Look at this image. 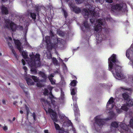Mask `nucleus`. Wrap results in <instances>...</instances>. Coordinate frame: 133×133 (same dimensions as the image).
I'll list each match as a JSON object with an SVG mask.
<instances>
[{"mask_svg": "<svg viewBox=\"0 0 133 133\" xmlns=\"http://www.w3.org/2000/svg\"><path fill=\"white\" fill-rule=\"evenodd\" d=\"M83 9L82 11V14L85 16L84 18L87 19L89 17V15L92 16V18L90 19V22L91 23L95 24V22L94 17L96 18V23L97 24L94 28L95 31L96 32L100 31L102 30L101 26L103 25V23L105 22V19H97V17H98V12L95 11V9Z\"/></svg>", "mask_w": 133, "mask_h": 133, "instance_id": "obj_1", "label": "nucleus"}, {"mask_svg": "<svg viewBox=\"0 0 133 133\" xmlns=\"http://www.w3.org/2000/svg\"><path fill=\"white\" fill-rule=\"evenodd\" d=\"M108 59L109 62V70L112 72L116 78L119 79H123L124 77L120 74V70L121 68L118 65L119 62L116 59V55H112Z\"/></svg>", "mask_w": 133, "mask_h": 133, "instance_id": "obj_2", "label": "nucleus"}, {"mask_svg": "<svg viewBox=\"0 0 133 133\" xmlns=\"http://www.w3.org/2000/svg\"><path fill=\"white\" fill-rule=\"evenodd\" d=\"M39 57L40 55L38 54H36L35 56H32L30 57L31 58L29 60L28 64L31 68V71H35V69L34 68V67L36 68L40 66Z\"/></svg>", "mask_w": 133, "mask_h": 133, "instance_id": "obj_3", "label": "nucleus"}, {"mask_svg": "<svg viewBox=\"0 0 133 133\" xmlns=\"http://www.w3.org/2000/svg\"><path fill=\"white\" fill-rule=\"evenodd\" d=\"M119 130L121 133H132V131L129 129L125 124L120 123L119 124Z\"/></svg>", "mask_w": 133, "mask_h": 133, "instance_id": "obj_4", "label": "nucleus"}, {"mask_svg": "<svg viewBox=\"0 0 133 133\" xmlns=\"http://www.w3.org/2000/svg\"><path fill=\"white\" fill-rule=\"evenodd\" d=\"M5 26L6 27L9 29L11 30L12 31L16 30L17 28L16 25L9 19L5 21Z\"/></svg>", "mask_w": 133, "mask_h": 133, "instance_id": "obj_5", "label": "nucleus"}, {"mask_svg": "<svg viewBox=\"0 0 133 133\" xmlns=\"http://www.w3.org/2000/svg\"><path fill=\"white\" fill-rule=\"evenodd\" d=\"M15 45L19 52L21 53L22 55L24 57L26 58L27 55L26 53L23 51V47L21 45V42L19 40H14Z\"/></svg>", "mask_w": 133, "mask_h": 133, "instance_id": "obj_6", "label": "nucleus"}, {"mask_svg": "<svg viewBox=\"0 0 133 133\" xmlns=\"http://www.w3.org/2000/svg\"><path fill=\"white\" fill-rule=\"evenodd\" d=\"M43 94L45 95H48V94L50 95V96H49V99L51 100V103L54 105V107L55 108L56 107V105H55L56 102L54 99L55 98L54 96L52 94L51 92L50 91L49 93L48 90L46 89H45Z\"/></svg>", "mask_w": 133, "mask_h": 133, "instance_id": "obj_7", "label": "nucleus"}, {"mask_svg": "<svg viewBox=\"0 0 133 133\" xmlns=\"http://www.w3.org/2000/svg\"><path fill=\"white\" fill-rule=\"evenodd\" d=\"M95 124L99 126H102L104 123V119L101 115L97 116L94 118Z\"/></svg>", "mask_w": 133, "mask_h": 133, "instance_id": "obj_8", "label": "nucleus"}, {"mask_svg": "<svg viewBox=\"0 0 133 133\" xmlns=\"http://www.w3.org/2000/svg\"><path fill=\"white\" fill-rule=\"evenodd\" d=\"M50 34L51 36V42L53 41V43L55 44L57 43H61V41L62 39L60 38H57V36L56 35H54L52 31H50Z\"/></svg>", "mask_w": 133, "mask_h": 133, "instance_id": "obj_9", "label": "nucleus"}, {"mask_svg": "<svg viewBox=\"0 0 133 133\" xmlns=\"http://www.w3.org/2000/svg\"><path fill=\"white\" fill-rule=\"evenodd\" d=\"M127 105H124L121 107V109L125 111H127L128 110V108L127 107H130L133 104V102L131 99L130 98L127 99Z\"/></svg>", "mask_w": 133, "mask_h": 133, "instance_id": "obj_10", "label": "nucleus"}, {"mask_svg": "<svg viewBox=\"0 0 133 133\" xmlns=\"http://www.w3.org/2000/svg\"><path fill=\"white\" fill-rule=\"evenodd\" d=\"M45 111L47 113L48 112L51 114V116L52 119L55 122H56L57 121L56 118V114L55 112H54L53 110L51 109L50 108H49L48 111L46 110H45Z\"/></svg>", "mask_w": 133, "mask_h": 133, "instance_id": "obj_11", "label": "nucleus"}, {"mask_svg": "<svg viewBox=\"0 0 133 133\" xmlns=\"http://www.w3.org/2000/svg\"><path fill=\"white\" fill-rule=\"evenodd\" d=\"M45 41L47 44V49L49 50L51 49L52 47L51 43H52L53 42V44L54 43L53 41L51 42L50 37L48 36H46L45 37Z\"/></svg>", "mask_w": 133, "mask_h": 133, "instance_id": "obj_12", "label": "nucleus"}, {"mask_svg": "<svg viewBox=\"0 0 133 133\" xmlns=\"http://www.w3.org/2000/svg\"><path fill=\"white\" fill-rule=\"evenodd\" d=\"M39 76L41 77L43 79L41 80V81L42 82H45L47 78V76L44 72L40 71L39 72Z\"/></svg>", "mask_w": 133, "mask_h": 133, "instance_id": "obj_13", "label": "nucleus"}, {"mask_svg": "<svg viewBox=\"0 0 133 133\" xmlns=\"http://www.w3.org/2000/svg\"><path fill=\"white\" fill-rule=\"evenodd\" d=\"M83 27L82 28V29L84 31H88L90 29V25L87 21H85L83 24Z\"/></svg>", "mask_w": 133, "mask_h": 133, "instance_id": "obj_14", "label": "nucleus"}, {"mask_svg": "<svg viewBox=\"0 0 133 133\" xmlns=\"http://www.w3.org/2000/svg\"><path fill=\"white\" fill-rule=\"evenodd\" d=\"M126 4L124 3L121 4H116L114 5L112 8H126Z\"/></svg>", "mask_w": 133, "mask_h": 133, "instance_id": "obj_15", "label": "nucleus"}, {"mask_svg": "<svg viewBox=\"0 0 133 133\" xmlns=\"http://www.w3.org/2000/svg\"><path fill=\"white\" fill-rule=\"evenodd\" d=\"M8 45L9 46V47L10 49L11 50L13 54L15 56L16 58L17 57V55L16 54V52L15 51L13 47L11 45V44L9 42H8Z\"/></svg>", "mask_w": 133, "mask_h": 133, "instance_id": "obj_16", "label": "nucleus"}, {"mask_svg": "<svg viewBox=\"0 0 133 133\" xmlns=\"http://www.w3.org/2000/svg\"><path fill=\"white\" fill-rule=\"evenodd\" d=\"M54 74H52L48 76L49 79L52 84H55V80H54L52 78V77H54Z\"/></svg>", "mask_w": 133, "mask_h": 133, "instance_id": "obj_17", "label": "nucleus"}, {"mask_svg": "<svg viewBox=\"0 0 133 133\" xmlns=\"http://www.w3.org/2000/svg\"><path fill=\"white\" fill-rule=\"evenodd\" d=\"M68 2L70 1V2L69 3V5L70 8H76L75 4L73 2L72 0H66Z\"/></svg>", "mask_w": 133, "mask_h": 133, "instance_id": "obj_18", "label": "nucleus"}, {"mask_svg": "<svg viewBox=\"0 0 133 133\" xmlns=\"http://www.w3.org/2000/svg\"><path fill=\"white\" fill-rule=\"evenodd\" d=\"M30 78H27L26 79L27 83L28 85H34V83Z\"/></svg>", "mask_w": 133, "mask_h": 133, "instance_id": "obj_19", "label": "nucleus"}, {"mask_svg": "<svg viewBox=\"0 0 133 133\" xmlns=\"http://www.w3.org/2000/svg\"><path fill=\"white\" fill-rule=\"evenodd\" d=\"M109 110H107L106 111V112L109 113V115L110 116V119H111L115 116V114L113 111H110L109 112Z\"/></svg>", "mask_w": 133, "mask_h": 133, "instance_id": "obj_20", "label": "nucleus"}, {"mask_svg": "<svg viewBox=\"0 0 133 133\" xmlns=\"http://www.w3.org/2000/svg\"><path fill=\"white\" fill-rule=\"evenodd\" d=\"M118 127V124L116 122H113L112 123L111 128L112 129L113 128H115Z\"/></svg>", "mask_w": 133, "mask_h": 133, "instance_id": "obj_21", "label": "nucleus"}, {"mask_svg": "<svg viewBox=\"0 0 133 133\" xmlns=\"http://www.w3.org/2000/svg\"><path fill=\"white\" fill-rule=\"evenodd\" d=\"M120 91L121 92L124 91L125 90L128 91V92H130L131 91V89L130 88H127L125 87H121L120 88Z\"/></svg>", "mask_w": 133, "mask_h": 133, "instance_id": "obj_22", "label": "nucleus"}, {"mask_svg": "<svg viewBox=\"0 0 133 133\" xmlns=\"http://www.w3.org/2000/svg\"><path fill=\"white\" fill-rule=\"evenodd\" d=\"M1 11L2 14L6 15L8 13L7 9H1Z\"/></svg>", "mask_w": 133, "mask_h": 133, "instance_id": "obj_23", "label": "nucleus"}, {"mask_svg": "<svg viewBox=\"0 0 133 133\" xmlns=\"http://www.w3.org/2000/svg\"><path fill=\"white\" fill-rule=\"evenodd\" d=\"M114 102V98L112 97L111 98L107 103V106H109L110 104L113 103Z\"/></svg>", "mask_w": 133, "mask_h": 133, "instance_id": "obj_24", "label": "nucleus"}, {"mask_svg": "<svg viewBox=\"0 0 133 133\" xmlns=\"http://www.w3.org/2000/svg\"><path fill=\"white\" fill-rule=\"evenodd\" d=\"M30 77L32 78L35 82H37L39 81V79L36 76L30 75Z\"/></svg>", "mask_w": 133, "mask_h": 133, "instance_id": "obj_25", "label": "nucleus"}, {"mask_svg": "<svg viewBox=\"0 0 133 133\" xmlns=\"http://www.w3.org/2000/svg\"><path fill=\"white\" fill-rule=\"evenodd\" d=\"M123 98L125 100H127L129 98V95L126 93H124L123 94Z\"/></svg>", "mask_w": 133, "mask_h": 133, "instance_id": "obj_26", "label": "nucleus"}, {"mask_svg": "<svg viewBox=\"0 0 133 133\" xmlns=\"http://www.w3.org/2000/svg\"><path fill=\"white\" fill-rule=\"evenodd\" d=\"M128 126H130V127L132 129L133 131V118L130 119V122L129 124L128 125Z\"/></svg>", "mask_w": 133, "mask_h": 133, "instance_id": "obj_27", "label": "nucleus"}, {"mask_svg": "<svg viewBox=\"0 0 133 133\" xmlns=\"http://www.w3.org/2000/svg\"><path fill=\"white\" fill-rule=\"evenodd\" d=\"M24 46H25L26 47H30V46L29 44L27 42L26 38H25V39Z\"/></svg>", "mask_w": 133, "mask_h": 133, "instance_id": "obj_28", "label": "nucleus"}, {"mask_svg": "<svg viewBox=\"0 0 133 133\" xmlns=\"http://www.w3.org/2000/svg\"><path fill=\"white\" fill-rule=\"evenodd\" d=\"M71 11L76 14L79 13L81 11L80 9H72Z\"/></svg>", "mask_w": 133, "mask_h": 133, "instance_id": "obj_29", "label": "nucleus"}, {"mask_svg": "<svg viewBox=\"0 0 133 133\" xmlns=\"http://www.w3.org/2000/svg\"><path fill=\"white\" fill-rule=\"evenodd\" d=\"M41 101L42 102H43L44 103L47 104L49 105H50L51 103L50 102V101L49 102V101H48L47 100H45L43 99H42Z\"/></svg>", "mask_w": 133, "mask_h": 133, "instance_id": "obj_30", "label": "nucleus"}, {"mask_svg": "<svg viewBox=\"0 0 133 133\" xmlns=\"http://www.w3.org/2000/svg\"><path fill=\"white\" fill-rule=\"evenodd\" d=\"M30 16L32 18L35 20L36 19V14L34 13H31L30 14Z\"/></svg>", "mask_w": 133, "mask_h": 133, "instance_id": "obj_31", "label": "nucleus"}, {"mask_svg": "<svg viewBox=\"0 0 133 133\" xmlns=\"http://www.w3.org/2000/svg\"><path fill=\"white\" fill-rule=\"evenodd\" d=\"M52 61L55 65H58V61L56 58H54L52 59Z\"/></svg>", "mask_w": 133, "mask_h": 133, "instance_id": "obj_32", "label": "nucleus"}, {"mask_svg": "<svg viewBox=\"0 0 133 133\" xmlns=\"http://www.w3.org/2000/svg\"><path fill=\"white\" fill-rule=\"evenodd\" d=\"M121 10V9H111L112 12H114L115 13H118L117 12L118 11H120Z\"/></svg>", "mask_w": 133, "mask_h": 133, "instance_id": "obj_33", "label": "nucleus"}, {"mask_svg": "<svg viewBox=\"0 0 133 133\" xmlns=\"http://www.w3.org/2000/svg\"><path fill=\"white\" fill-rule=\"evenodd\" d=\"M76 81L75 80H73L70 83L71 85L73 87L75 86L76 85Z\"/></svg>", "mask_w": 133, "mask_h": 133, "instance_id": "obj_34", "label": "nucleus"}, {"mask_svg": "<svg viewBox=\"0 0 133 133\" xmlns=\"http://www.w3.org/2000/svg\"><path fill=\"white\" fill-rule=\"evenodd\" d=\"M62 10L63 11L64 15L65 17L66 18L68 16V14L67 12L64 9H62Z\"/></svg>", "mask_w": 133, "mask_h": 133, "instance_id": "obj_35", "label": "nucleus"}, {"mask_svg": "<svg viewBox=\"0 0 133 133\" xmlns=\"http://www.w3.org/2000/svg\"><path fill=\"white\" fill-rule=\"evenodd\" d=\"M58 35L61 36H63L64 35V33L62 31H58L57 32Z\"/></svg>", "mask_w": 133, "mask_h": 133, "instance_id": "obj_36", "label": "nucleus"}, {"mask_svg": "<svg viewBox=\"0 0 133 133\" xmlns=\"http://www.w3.org/2000/svg\"><path fill=\"white\" fill-rule=\"evenodd\" d=\"M76 3L77 4H80L84 2V0H75Z\"/></svg>", "mask_w": 133, "mask_h": 133, "instance_id": "obj_37", "label": "nucleus"}, {"mask_svg": "<svg viewBox=\"0 0 133 133\" xmlns=\"http://www.w3.org/2000/svg\"><path fill=\"white\" fill-rule=\"evenodd\" d=\"M54 124L56 129L57 130H59L60 128L59 125L55 123L54 122Z\"/></svg>", "mask_w": 133, "mask_h": 133, "instance_id": "obj_38", "label": "nucleus"}, {"mask_svg": "<svg viewBox=\"0 0 133 133\" xmlns=\"http://www.w3.org/2000/svg\"><path fill=\"white\" fill-rule=\"evenodd\" d=\"M76 94L75 89H72L71 90V94L72 95H75Z\"/></svg>", "mask_w": 133, "mask_h": 133, "instance_id": "obj_39", "label": "nucleus"}, {"mask_svg": "<svg viewBox=\"0 0 133 133\" xmlns=\"http://www.w3.org/2000/svg\"><path fill=\"white\" fill-rule=\"evenodd\" d=\"M37 87H42V84L41 83L39 82H37Z\"/></svg>", "mask_w": 133, "mask_h": 133, "instance_id": "obj_40", "label": "nucleus"}, {"mask_svg": "<svg viewBox=\"0 0 133 133\" xmlns=\"http://www.w3.org/2000/svg\"><path fill=\"white\" fill-rule=\"evenodd\" d=\"M116 111L118 114H120L122 112V110L121 109H116Z\"/></svg>", "mask_w": 133, "mask_h": 133, "instance_id": "obj_41", "label": "nucleus"}, {"mask_svg": "<svg viewBox=\"0 0 133 133\" xmlns=\"http://www.w3.org/2000/svg\"><path fill=\"white\" fill-rule=\"evenodd\" d=\"M65 117V116L63 114H61L59 115V117L61 119H63Z\"/></svg>", "mask_w": 133, "mask_h": 133, "instance_id": "obj_42", "label": "nucleus"}, {"mask_svg": "<svg viewBox=\"0 0 133 133\" xmlns=\"http://www.w3.org/2000/svg\"><path fill=\"white\" fill-rule=\"evenodd\" d=\"M129 50H127L126 52V56L128 58L129 57Z\"/></svg>", "mask_w": 133, "mask_h": 133, "instance_id": "obj_43", "label": "nucleus"}, {"mask_svg": "<svg viewBox=\"0 0 133 133\" xmlns=\"http://www.w3.org/2000/svg\"><path fill=\"white\" fill-rule=\"evenodd\" d=\"M36 114L34 112L32 114V116L34 118V120H36Z\"/></svg>", "mask_w": 133, "mask_h": 133, "instance_id": "obj_44", "label": "nucleus"}, {"mask_svg": "<svg viewBox=\"0 0 133 133\" xmlns=\"http://www.w3.org/2000/svg\"><path fill=\"white\" fill-rule=\"evenodd\" d=\"M3 129L5 131H6L8 129L7 127L6 126H4V127H3Z\"/></svg>", "mask_w": 133, "mask_h": 133, "instance_id": "obj_45", "label": "nucleus"}, {"mask_svg": "<svg viewBox=\"0 0 133 133\" xmlns=\"http://www.w3.org/2000/svg\"><path fill=\"white\" fill-rule=\"evenodd\" d=\"M106 2L111 3L112 2V0H105Z\"/></svg>", "mask_w": 133, "mask_h": 133, "instance_id": "obj_46", "label": "nucleus"}, {"mask_svg": "<svg viewBox=\"0 0 133 133\" xmlns=\"http://www.w3.org/2000/svg\"><path fill=\"white\" fill-rule=\"evenodd\" d=\"M53 88L51 86H49L48 88V89L50 90V91H51Z\"/></svg>", "mask_w": 133, "mask_h": 133, "instance_id": "obj_47", "label": "nucleus"}, {"mask_svg": "<svg viewBox=\"0 0 133 133\" xmlns=\"http://www.w3.org/2000/svg\"><path fill=\"white\" fill-rule=\"evenodd\" d=\"M23 69L24 70L25 72H26V71L27 70V68L26 66H24L23 67Z\"/></svg>", "mask_w": 133, "mask_h": 133, "instance_id": "obj_48", "label": "nucleus"}, {"mask_svg": "<svg viewBox=\"0 0 133 133\" xmlns=\"http://www.w3.org/2000/svg\"><path fill=\"white\" fill-rule=\"evenodd\" d=\"M22 63L23 64V65H24L25 64V62L24 61V60L23 59H22Z\"/></svg>", "mask_w": 133, "mask_h": 133, "instance_id": "obj_49", "label": "nucleus"}, {"mask_svg": "<svg viewBox=\"0 0 133 133\" xmlns=\"http://www.w3.org/2000/svg\"><path fill=\"white\" fill-rule=\"evenodd\" d=\"M47 56L48 57V58L49 59H50L51 58V55L50 54H49V56H48V55H47Z\"/></svg>", "mask_w": 133, "mask_h": 133, "instance_id": "obj_50", "label": "nucleus"}, {"mask_svg": "<svg viewBox=\"0 0 133 133\" xmlns=\"http://www.w3.org/2000/svg\"><path fill=\"white\" fill-rule=\"evenodd\" d=\"M68 122L69 123V125H71V124H72L71 121L70 120H68Z\"/></svg>", "mask_w": 133, "mask_h": 133, "instance_id": "obj_51", "label": "nucleus"}, {"mask_svg": "<svg viewBox=\"0 0 133 133\" xmlns=\"http://www.w3.org/2000/svg\"><path fill=\"white\" fill-rule=\"evenodd\" d=\"M19 27L21 30H22L23 29V28L22 26H19Z\"/></svg>", "mask_w": 133, "mask_h": 133, "instance_id": "obj_52", "label": "nucleus"}, {"mask_svg": "<svg viewBox=\"0 0 133 133\" xmlns=\"http://www.w3.org/2000/svg\"><path fill=\"white\" fill-rule=\"evenodd\" d=\"M26 109L27 110V115H28V108L26 106Z\"/></svg>", "mask_w": 133, "mask_h": 133, "instance_id": "obj_53", "label": "nucleus"}, {"mask_svg": "<svg viewBox=\"0 0 133 133\" xmlns=\"http://www.w3.org/2000/svg\"><path fill=\"white\" fill-rule=\"evenodd\" d=\"M45 133H48V130H45L44 131Z\"/></svg>", "mask_w": 133, "mask_h": 133, "instance_id": "obj_54", "label": "nucleus"}, {"mask_svg": "<svg viewBox=\"0 0 133 133\" xmlns=\"http://www.w3.org/2000/svg\"><path fill=\"white\" fill-rule=\"evenodd\" d=\"M2 102L4 104H5V101L3 99L2 100Z\"/></svg>", "mask_w": 133, "mask_h": 133, "instance_id": "obj_55", "label": "nucleus"}, {"mask_svg": "<svg viewBox=\"0 0 133 133\" xmlns=\"http://www.w3.org/2000/svg\"><path fill=\"white\" fill-rule=\"evenodd\" d=\"M17 103V102H16V101H15L13 103V104L14 105H15L16 104V103Z\"/></svg>", "mask_w": 133, "mask_h": 133, "instance_id": "obj_56", "label": "nucleus"}, {"mask_svg": "<svg viewBox=\"0 0 133 133\" xmlns=\"http://www.w3.org/2000/svg\"><path fill=\"white\" fill-rule=\"evenodd\" d=\"M76 110L77 111H78V108H77V107H76Z\"/></svg>", "mask_w": 133, "mask_h": 133, "instance_id": "obj_57", "label": "nucleus"}, {"mask_svg": "<svg viewBox=\"0 0 133 133\" xmlns=\"http://www.w3.org/2000/svg\"><path fill=\"white\" fill-rule=\"evenodd\" d=\"M20 113L21 114H23V111H22V110H21V111H20Z\"/></svg>", "mask_w": 133, "mask_h": 133, "instance_id": "obj_58", "label": "nucleus"}, {"mask_svg": "<svg viewBox=\"0 0 133 133\" xmlns=\"http://www.w3.org/2000/svg\"><path fill=\"white\" fill-rule=\"evenodd\" d=\"M15 119H16V118H15V117H14V118H13V119H12V121H14L15 120Z\"/></svg>", "mask_w": 133, "mask_h": 133, "instance_id": "obj_59", "label": "nucleus"}, {"mask_svg": "<svg viewBox=\"0 0 133 133\" xmlns=\"http://www.w3.org/2000/svg\"><path fill=\"white\" fill-rule=\"evenodd\" d=\"M9 121L10 123H12V121L10 120V119H9Z\"/></svg>", "mask_w": 133, "mask_h": 133, "instance_id": "obj_60", "label": "nucleus"}, {"mask_svg": "<svg viewBox=\"0 0 133 133\" xmlns=\"http://www.w3.org/2000/svg\"><path fill=\"white\" fill-rule=\"evenodd\" d=\"M9 39L10 40H12V38L10 37H9Z\"/></svg>", "mask_w": 133, "mask_h": 133, "instance_id": "obj_61", "label": "nucleus"}, {"mask_svg": "<svg viewBox=\"0 0 133 133\" xmlns=\"http://www.w3.org/2000/svg\"><path fill=\"white\" fill-rule=\"evenodd\" d=\"M3 1V2H5L6 1H7V0H2Z\"/></svg>", "mask_w": 133, "mask_h": 133, "instance_id": "obj_62", "label": "nucleus"}, {"mask_svg": "<svg viewBox=\"0 0 133 133\" xmlns=\"http://www.w3.org/2000/svg\"><path fill=\"white\" fill-rule=\"evenodd\" d=\"M111 105L112 106V107H111V108H112L113 107V104H111Z\"/></svg>", "mask_w": 133, "mask_h": 133, "instance_id": "obj_63", "label": "nucleus"}, {"mask_svg": "<svg viewBox=\"0 0 133 133\" xmlns=\"http://www.w3.org/2000/svg\"><path fill=\"white\" fill-rule=\"evenodd\" d=\"M132 65H133V60L132 61Z\"/></svg>", "mask_w": 133, "mask_h": 133, "instance_id": "obj_64", "label": "nucleus"}]
</instances>
